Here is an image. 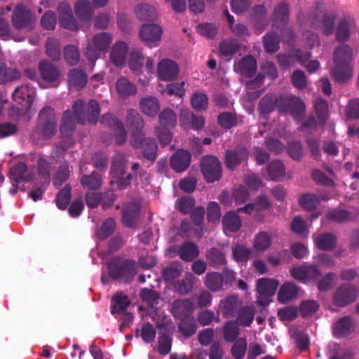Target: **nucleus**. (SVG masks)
Listing matches in <instances>:
<instances>
[{"label": "nucleus", "mask_w": 359, "mask_h": 359, "mask_svg": "<svg viewBox=\"0 0 359 359\" xmlns=\"http://www.w3.org/2000/svg\"><path fill=\"white\" fill-rule=\"evenodd\" d=\"M126 121L127 126L132 130V145L135 148L142 147L144 157L154 161L158 147L154 139L144 137L142 131L144 121L141 116L135 110L130 109L127 112Z\"/></svg>", "instance_id": "obj_1"}, {"label": "nucleus", "mask_w": 359, "mask_h": 359, "mask_svg": "<svg viewBox=\"0 0 359 359\" xmlns=\"http://www.w3.org/2000/svg\"><path fill=\"white\" fill-rule=\"evenodd\" d=\"M281 112H290L294 118L299 121L302 119L305 111V105L299 97L292 95H280L274 97L271 95H266L259 101V109L263 114H269L273 110L274 105Z\"/></svg>", "instance_id": "obj_2"}, {"label": "nucleus", "mask_w": 359, "mask_h": 359, "mask_svg": "<svg viewBox=\"0 0 359 359\" xmlns=\"http://www.w3.org/2000/svg\"><path fill=\"white\" fill-rule=\"evenodd\" d=\"M57 121L55 110L48 106L42 108L37 116V123L31 134V138L36 144L41 140L51 139L57 133Z\"/></svg>", "instance_id": "obj_3"}, {"label": "nucleus", "mask_w": 359, "mask_h": 359, "mask_svg": "<svg viewBox=\"0 0 359 359\" xmlns=\"http://www.w3.org/2000/svg\"><path fill=\"white\" fill-rule=\"evenodd\" d=\"M353 57V51L349 46L344 44L335 48L334 52V67L331 74L337 82L345 83L352 76Z\"/></svg>", "instance_id": "obj_4"}, {"label": "nucleus", "mask_w": 359, "mask_h": 359, "mask_svg": "<svg viewBox=\"0 0 359 359\" xmlns=\"http://www.w3.org/2000/svg\"><path fill=\"white\" fill-rule=\"evenodd\" d=\"M86 111L82 100H77L72 106V111L64 112L60 121V130L62 136H69L74 130L77 123H84Z\"/></svg>", "instance_id": "obj_5"}, {"label": "nucleus", "mask_w": 359, "mask_h": 359, "mask_svg": "<svg viewBox=\"0 0 359 359\" xmlns=\"http://www.w3.org/2000/svg\"><path fill=\"white\" fill-rule=\"evenodd\" d=\"M112 41V36L108 32L95 34L88 43L85 54L91 62H94L102 52L106 51Z\"/></svg>", "instance_id": "obj_6"}, {"label": "nucleus", "mask_w": 359, "mask_h": 359, "mask_svg": "<svg viewBox=\"0 0 359 359\" xmlns=\"http://www.w3.org/2000/svg\"><path fill=\"white\" fill-rule=\"evenodd\" d=\"M202 173L208 182L218 181L222 177L221 163L214 156H206L201 162Z\"/></svg>", "instance_id": "obj_7"}, {"label": "nucleus", "mask_w": 359, "mask_h": 359, "mask_svg": "<svg viewBox=\"0 0 359 359\" xmlns=\"http://www.w3.org/2000/svg\"><path fill=\"white\" fill-rule=\"evenodd\" d=\"M358 297L356 287L351 284H343L335 291L333 297L334 305L344 307L354 302Z\"/></svg>", "instance_id": "obj_8"}, {"label": "nucleus", "mask_w": 359, "mask_h": 359, "mask_svg": "<svg viewBox=\"0 0 359 359\" xmlns=\"http://www.w3.org/2000/svg\"><path fill=\"white\" fill-rule=\"evenodd\" d=\"M162 34V28L156 24H144L139 31L140 39L149 47L159 45Z\"/></svg>", "instance_id": "obj_9"}, {"label": "nucleus", "mask_w": 359, "mask_h": 359, "mask_svg": "<svg viewBox=\"0 0 359 359\" xmlns=\"http://www.w3.org/2000/svg\"><path fill=\"white\" fill-rule=\"evenodd\" d=\"M278 282L276 280L262 278L258 280L257 290L259 293L257 303L260 305H266L271 301V297L275 294Z\"/></svg>", "instance_id": "obj_10"}, {"label": "nucleus", "mask_w": 359, "mask_h": 359, "mask_svg": "<svg viewBox=\"0 0 359 359\" xmlns=\"http://www.w3.org/2000/svg\"><path fill=\"white\" fill-rule=\"evenodd\" d=\"M12 22L17 29H30L35 22V18L26 7L18 5L13 13Z\"/></svg>", "instance_id": "obj_11"}, {"label": "nucleus", "mask_w": 359, "mask_h": 359, "mask_svg": "<svg viewBox=\"0 0 359 359\" xmlns=\"http://www.w3.org/2000/svg\"><path fill=\"white\" fill-rule=\"evenodd\" d=\"M179 72L178 65L170 59H163L157 65V74L162 81H173L177 79Z\"/></svg>", "instance_id": "obj_12"}, {"label": "nucleus", "mask_w": 359, "mask_h": 359, "mask_svg": "<svg viewBox=\"0 0 359 359\" xmlns=\"http://www.w3.org/2000/svg\"><path fill=\"white\" fill-rule=\"evenodd\" d=\"M318 6L320 4H318L316 11L311 19V23L314 27L321 29L325 34H330L333 31L335 16L333 14L325 13L320 10Z\"/></svg>", "instance_id": "obj_13"}, {"label": "nucleus", "mask_w": 359, "mask_h": 359, "mask_svg": "<svg viewBox=\"0 0 359 359\" xmlns=\"http://www.w3.org/2000/svg\"><path fill=\"white\" fill-rule=\"evenodd\" d=\"M59 22L62 27L72 31L79 29L78 24L73 15L72 8L67 1L61 2L57 6Z\"/></svg>", "instance_id": "obj_14"}, {"label": "nucleus", "mask_w": 359, "mask_h": 359, "mask_svg": "<svg viewBox=\"0 0 359 359\" xmlns=\"http://www.w3.org/2000/svg\"><path fill=\"white\" fill-rule=\"evenodd\" d=\"M100 123L108 126L114 130L115 139L118 144L125 143L127 137L126 131L123 123L112 114H107L102 116Z\"/></svg>", "instance_id": "obj_15"}, {"label": "nucleus", "mask_w": 359, "mask_h": 359, "mask_svg": "<svg viewBox=\"0 0 359 359\" xmlns=\"http://www.w3.org/2000/svg\"><path fill=\"white\" fill-rule=\"evenodd\" d=\"M248 152L243 146H238L234 150H228L225 154L226 167L233 170L241 162L248 159Z\"/></svg>", "instance_id": "obj_16"}, {"label": "nucleus", "mask_w": 359, "mask_h": 359, "mask_svg": "<svg viewBox=\"0 0 359 359\" xmlns=\"http://www.w3.org/2000/svg\"><path fill=\"white\" fill-rule=\"evenodd\" d=\"M234 71L243 76L252 77L257 71L256 60L251 55L243 57L234 64Z\"/></svg>", "instance_id": "obj_17"}, {"label": "nucleus", "mask_w": 359, "mask_h": 359, "mask_svg": "<svg viewBox=\"0 0 359 359\" xmlns=\"http://www.w3.org/2000/svg\"><path fill=\"white\" fill-rule=\"evenodd\" d=\"M180 121L185 129L190 126L195 130H200L204 126V118L203 116H196L187 109H181Z\"/></svg>", "instance_id": "obj_18"}, {"label": "nucleus", "mask_w": 359, "mask_h": 359, "mask_svg": "<svg viewBox=\"0 0 359 359\" xmlns=\"http://www.w3.org/2000/svg\"><path fill=\"white\" fill-rule=\"evenodd\" d=\"M191 161L190 154L184 150H178L172 156L170 165L177 172L185 170L189 165Z\"/></svg>", "instance_id": "obj_19"}, {"label": "nucleus", "mask_w": 359, "mask_h": 359, "mask_svg": "<svg viewBox=\"0 0 359 359\" xmlns=\"http://www.w3.org/2000/svg\"><path fill=\"white\" fill-rule=\"evenodd\" d=\"M128 46L123 41H117L112 47L110 53L111 62L117 67L125 65Z\"/></svg>", "instance_id": "obj_20"}, {"label": "nucleus", "mask_w": 359, "mask_h": 359, "mask_svg": "<svg viewBox=\"0 0 359 359\" xmlns=\"http://www.w3.org/2000/svg\"><path fill=\"white\" fill-rule=\"evenodd\" d=\"M193 311V303L189 299H179L173 302L172 304V313L177 318H185L191 316Z\"/></svg>", "instance_id": "obj_21"}, {"label": "nucleus", "mask_w": 359, "mask_h": 359, "mask_svg": "<svg viewBox=\"0 0 359 359\" xmlns=\"http://www.w3.org/2000/svg\"><path fill=\"white\" fill-rule=\"evenodd\" d=\"M316 246L320 250L330 251L334 250L337 244V239L334 234L325 233L313 237Z\"/></svg>", "instance_id": "obj_22"}, {"label": "nucleus", "mask_w": 359, "mask_h": 359, "mask_svg": "<svg viewBox=\"0 0 359 359\" xmlns=\"http://www.w3.org/2000/svg\"><path fill=\"white\" fill-rule=\"evenodd\" d=\"M271 207V203L268 198L265 196H259L252 203H248L245 206L238 208V212H245L252 214L254 211L262 212L268 210Z\"/></svg>", "instance_id": "obj_23"}, {"label": "nucleus", "mask_w": 359, "mask_h": 359, "mask_svg": "<svg viewBox=\"0 0 359 359\" xmlns=\"http://www.w3.org/2000/svg\"><path fill=\"white\" fill-rule=\"evenodd\" d=\"M11 180L16 183L28 182L33 179L32 173L27 171V167L24 163H18L10 170Z\"/></svg>", "instance_id": "obj_24"}, {"label": "nucleus", "mask_w": 359, "mask_h": 359, "mask_svg": "<svg viewBox=\"0 0 359 359\" xmlns=\"http://www.w3.org/2000/svg\"><path fill=\"white\" fill-rule=\"evenodd\" d=\"M41 75L46 81H56L60 76L58 69L46 60H42L39 65Z\"/></svg>", "instance_id": "obj_25"}, {"label": "nucleus", "mask_w": 359, "mask_h": 359, "mask_svg": "<svg viewBox=\"0 0 359 359\" xmlns=\"http://www.w3.org/2000/svg\"><path fill=\"white\" fill-rule=\"evenodd\" d=\"M275 235L273 232L261 231L257 233L254 239L253 247L257 252H264L270 248L271 239Z\"/></svg>", "instance_id": "obj_26"}, {"label": "nucleus", "mask_w": 359, "mask_h": 359, "mask_svg": "<svg viewBox=\"0 0 359 359\" xmlns=\"http://www.w3.org/2000/svg\"><path fill=\"white\" fill-rule=\"evenodd\" d=\"M325 170L329 175H326L318 169H315L312 171V178L318 184L333 187L334 185V175L330 168L326 166Z\"/></svg>", "instance_id": "obj_27"}, {"label": "nucleus", "mask_w": 359, "mask_h": 359, "mask_svg": "<svg viewBox=\"0 0 359 359\" xmlns=\"http://www.w3.org/2000/svg\"><path fill=\"white\" fill-rule=\"evenodd\" d=\"M116 89L118 95L123 97L134 95L137 93L135 85L123 76L116 81Z\"/></svg>", "instance_id": "obj_28"}, {"label": "nucleus", "mask_w": 359, "mask_h": 359, "mask_svg": "<svg viewBox=\"0 0 359 359\" xmlns=\"http://www.w3.org/2000/svg\"><path fill=\"white\" fill-rule=\"evenodd\" d=\"M75 13L83 21H88L93 16V6L88 0H79L74 6Z\"/></svg>", "instance_id": "obj_29"}, {"label": "nucleus", "mask_w": 359, "mask_h": 359, "mask_svg": "<svg viewBox=\"0 0 359 359\" xmlns=\"http://www.w3.org/2000/svg\"><path fill=\"white\" fill-rule=\"evenodd\" d=\"M68 78L69 86L77 90L83 88L87 83L86 74L82 70L77 69L70 70Z\"/></svg>", "instance_id": "obj_30"}, {"label": "nucleus", "mask_w": 359, "mask_h": 359, "mask_svg": "<svg viewBox=\"0 0 359 359\" xmlns=\"http://www.w3.org/2000/svg\"><path fill=\"white\" fill-rule=\"evenodd\" d=\"M140 107L144 114L150 116H156L160 108L158 100L151 96L142 98L140 102Z\"/></svg>", "instance_id": "obj_31"}, {"label": "nucleus", "mask_w": 359, "mask_h": 359, "mask_svg": "<svg viewBox=\"0 0 359 359\" xmlns=\"http://www.w3.org/2000/svg\"><path fill=\"white\" fill-rule=\"evenodd\" d=\"M298 292V287L292 283H284L279 289L278 299L279 302L285 303L294 298Z\"/></svg>", "instance_id": "obj_32"}, {"label": "nucleus", "mask_w": 359, "mask_h": 359, "mask_svg": "<svg viewBox=\"0 0 359 359\" xmlns=\"http://www.w3.org/2000/svg\"><path fill=\"white\" fill-rule=\"evenodd\" d=\"M111 313H116L124 312L130 304L128 295L121 292H117L112 298Z\"/></svg>", "instance_id": "obj_33"}, {"label": "nucleus", "mask_w": 359, "mask_h": 359, "mask_svg": "<svg viewBox=\"0 0 359 359\" xmlns=\"http://www.w3.org/2000/svg\"><path fill=\"white\" fill-rule=\"evenodd\" d=\"M136 16L140 20H152L156 18L155 8L147 4H140L135 8Z\"/></svg>", "instance_id": "obj_34"}, {"label": "nucleus", "mask_w": 359, "mask_h": 359, "mask_svg": "<svg viewBox=\"0 0 359 359\" xmlns=\"http://www.w3.org/2000/svg\"><path fill=\"white\" fill-rule=\"evenodd\" d=\"M222 224L226 230L236 232L241 228V221L236 212L229 211L223 217Z\"/></svg>", "instance_id": "obj_35"}, {"label": "nucleus", "mask_w": 359, "mask_h": 359, "mask_svg": "<svg viewBox=\"0 0 359 359\" xmlns=\"http://www.w3.org/2000/svg\"><path fill=\"white\" fill-rule=\"evenodd\" d=\"M178 253L182 259L191 262L198 255V250L194 243L187 242L179 247Z\"/></svg>", "instance_id": "obj_36"}, {"label": "nucleus", "mask_w": 359, "mask_h": 359, "mask_svg": "<svg viewBox=\"0 0 359 359\" xmlns=\"http://www.w3.org/2000/svg\"><path fill=\"white\" fill-rule=\"evenodd\" d=\"M355 212H351L344 210H332L327 212L326 218L334 222H345L351 221L356 217Z\"/></svg>", "instance_id": "obj_37"}, {"label": "nucleus", "mask_w": 359, "mask_h": 359, "mask_svg": "<svg viewBox=\"0 0 359 359\" xmlns=\"http://www.w3.org/2000/svg\"><path fill=\"white\" fill-rule=\"evenodd\" d=\"M138 210V206L133 203L128 204L124 208L123 210L122 221L126 226L132 227L135 224Z\"/></svg>", "instance_id": "obj_38"}, {"label": "nucleus", "mask_w": 359, "mask_h": 359, "mask_svg": "<svg viewBox=\"0 0 359 359\" xmlns=\"http://www.w3.org/2000/svg\"><path fill=\"white\" fill-rule=\"evenodd\" d=\"M255 309L252 306H245L238 311L236 323L243 327H249L255 317Z\"/></svg>", "instance_id": "obj_39"}, {"label": "nucleus", "mask_w": 359, "mask_h": 359, "mask_svg": "<svg viewBox=\"0 0 359 359\" xmlns=\"http://www.w3.org/2000/svg\"><path fill=\"white\" fill-rule=\"evenodd\" d=\"M353 329V322L350 316H345L334 325V331L337 337H343L350 333Z\"/></svg>", "instance_id": "obj_40"}, {"label": "nucleus", "mask_w": 359, "mask_h": 359, "mask_svg": "<svg viewBox=\"0 0 359 359\" xmlns=\"http://www.w3.org/2000/svg\"><path fill=\"white\" fill-rule=\"evenodd\" d=\"M34 94L33 89L27 86H22L15 88L13 93V97L19 103L25 102L27 105L32 102V97Z\"/></svg>", "instance_id": "obj_41"}, {"label": "nucleus", "mask_w": 359, "mask_h": 359, "mask_svg": "<svg viewBox=\"0 0 359 359\" xmlns=\"http://www.w3.org/2000/svg\"><path fill=\"white\" fill-rule=\"evenodd\" d=\"M46 53L53 60H58L61 56V45L55 38H48L46 42Z\"/></svg>", "instance_id": "obj_42"}, {"label": "nucleus", "mask_w": 359, "mask_h": 359, "mask_svg": "<svg viewBox=\"0 0 359 359\" xmlns=\"http://www.w3.org/2000/svg\"><path fill=\"white\" fill-rule=\"evenodd\" d=\"M180 332L185 337H189L196 332V324L193 316L182 318L178 324Z\"/></svg>", "instance_id": "obj_43"}, {"label": "nucleus", "mask_w": 359, "mask_h": 359, "mask_svg": "<svg viewBox=\"0 0 359 359\" xmlns=\"http://www.w3.org/2000/svg\"><path fill=\"white\" fill-rule=\"evenodd\" d=\"M241 303L236 297H229L221 302V309L226 317L233 316Z\"/></svg>", "instance_id": "obj_44"}, {"label": "nucleus", "mask_w": 359, "mask_h": 359, "mask_svg": "<svg viewBox=\"0 0 359 359\" xmlns=\"http://www.w3.org/2000/svg\"><path fill=\"white\" fill-rule=\"evenodd\" d=\"M205 285L212 291L220 290L223 285V276L216 272L208 273L205 276Z\"/></svg>", "instance_id": "obj_45"}, {"label": "nucleus", "mask_w": 359, "mask_h": 359, "mask_svg": "<svg viewBox=\"0 0 359 359\" xmlns=\"http://www.w3.org/2000/svg\"><path fill=\"white\" fill-rule=\"evenodd\" d=\"M354 27V22L351 19L342 20L337 29V39L339 41H346L349 37L350 30Z\"/></svg>", "instance_id": "obj_46"}, {"label": "nucleus", "mask_w": 359, "mask_h": 359, "mask_svg": "<svg viewBox=\"0 0 359 359\" xmlns=\"http://www.w3.org/2000/svg\"><path fill=\"white\" fill-rule=\"evenodd\" d=\"M238 323L235 321L230 320L225 323L223 328L224 339L228 342L234 341L240 334V329Z\"/></svg>", "instance_id": "obj_47"}, {"label": "nucleus", "mask_w": 359, "mask_h": 359, "mask_svg": "<svg viewBox=\"0 0 359 359\" xmlns=\"http://www.w3.org/2000/svg\"><path fill=\"white\" fill-rule=\"evenodd\" d=\"M269 177L273 180H278L284 177L285 170L283 163L280 161H273L266 168Z\"/></svg>", "instance_id": "obj_48"}, {"label": "nucleus", "mask_w": 359, "mask_h": 359, "mask_svg": "<svg viewBox=\"0 0 359 359\" xmlns=\"http://www.w3.org/2000/svg\"><path fill=\"white\" fill-rule=\"evenodd\" d=\"M81 184L85 188L97 189L102 185V178L97 172H93L89 175H83Z\"/></svg>", "instance_id": "obj_49"}, {"label": "nucleus", "mask_w": 359, "mask_h": 359, "mask_svg": "<svg viewBox=\"0 0 359 359\" xmlns=\"http://www.w3.org/2000/svg\"><path fill=\"white\" fill-rule=\"evenodd\" d=\"M247 339L244 337L238 339L231 348V353L235 359H243L247 351Z\"/></svg>", "instance_id": "obj_50"}, {"label": "nucleus", "mask_w": 359, "mask_h": 359, "mask_svg": "<svg viewBox=\"0 0 359 359\" xmlns=\"http://www.w3.org/2000/svg\"><path fill=\"white\" fill-rule=\"evenodd\" d=\"M177 122V116L170 109H165L159 114V123L165 128H172Z\"/></svg>", "instance_id": "obj_51"}, {"label": "nucleus", "mask_w": 359, "mask_h": 359, "mask_svg": "<svg viewBox=\"0 0 359 359\" xmlns=\"http://www.w3.org/2000/svg\"><path fill=\"white\" fill-rule=\"evenodd\" d=\"M252 253L250 248L245 245L238 244L232 248V256L236 262H246Z\"/></svg>", "instance_id": "obj_52"}, {"label": "nucleus", "mask_w": 359, "mask_h": 359, "mask_svg": "<svg viewBox=\"0 0 359 359\" xmlns=\"http://www.w3.org/2000/svg\"><path fill=\"white\" fill-rule=\"evenodd\" d=\"M192 107L198 111L205 110L208 107V99L207 95L202 92H196L191 98Z\"/></svg>", "instance_id": "obj_53"}, {"label": "nucleus", "mask_w": 359, "mask_h": 359, "mask_svg": "<svg viewBox=\"0 0 359 359\" xmlns=\"http://www.w3.org/2000/svg\"><path fill=\"white\" fill-rule=\"evenodd\" d=\"M299 203L304 209L311 210L319 205L320 198L314 194H306L300 196Z\"/></svg>", "instance_id": "obj_54"}, {"label": "nucleus", "mask_w": 359, "mask_h": 359, "mask_svg": "<svg viewBox=\"0 0 359 359\" xmlns=\"http://www.w3.org/2000/svg\"><path fill=\"white\" fill-rule=\"evenodd\" d=\"M126 161L122 155H117L113 160L111 167V174L117 177L125 172L126 168Z\"/></svg>", "instance_id": "obj_55"}, {"label": "nucleus", "mask_w": 359, "mask_h": 359, "mask_svg": "<svg viewBox=\"0 0 359 359\" xmlns=\"http://www.w3.org/2000/svg\"><path fill=\"white\" fill-rule=\"evenodd\" d=\"M264 47L268 53H275L279 48V39L276 34H266L264 38Z\"/></svg>", "instance_id": "obj_56"}, {"label": "nucleus", "mask_w": 359, "mask_h": 359, "mask_svg": "<svg viewBox=\"0 0 359 359\" xmlns=\"http://www.w3.org/2000/svg\"><path fill=\"white\" fill-rule=\"evenodd\" d=\"M314 107L318 120L324 123L327 118L328 107L327 102L320 97H318L315 100Z\"/></svg>", "instance_id": "obj_57"}, {"label": "nucleus", "mask_w": 359, "mask_h": 359, "mask_svg": "<svg viewBox=\"0 0 359 359\" xmlns=\"http://www.w3.org/2000/svg\"><path fill=\"white\" fill-rule=\"evenodd\" d=\"M172 346V338L168 334H163L158 339V351L161 355H165L170 353Z\"/></svg>", "instance_id": "obj_58"}, {"label": "nucleus", "mask_w": 359, "mask_h": 359, "mask_svg": "<svg viewBox=\"0 0 359 359\" xmlns=\"http://www.w3.org/2000/svg\"><path fill=\"white\" fill-rule=\"evenodd\" d=\"M71 188L69 186L67 185L63 189H62L55 199L57 207L64 210L66 208L67 205L69 203L71 199Z\"/></svg>", "instance_id": "obj_59"}, {"label": "nucleus", "mask_w": 359, "mask_h": 359, "mask_svg": "<svg viewBox=\"0 0 359 359\" xmlns=\"http://www.w3.org/2000/svg\"><path fill=\"white\" fill-rule=\"evenodd\" d=\"M140 297L151 307H154L157 305L160 298L159 294L156 292L147 288H143L141 290Z\"/></svg>", "instance_id": "obj_60"}, {"label": "nucleus", "mask_w": 359, "mask_h": 359, "mask_svg": "<svg viewBox=\"0 0 359 359\" xmlns=\"http://www.w3.org/2000/svg\"><path fill=\"white\" fill-rule=\"evenodd\" d=\"M65 59L69 65H75L78 63L80 54L75 46L69 45L65 48Z\"/></svg>", "instance_id": "obj_61"}, {"label": "nucleus", "mask_w": 359, "mask_h": 359, "mask_svg": "<svg viewBox=\"0 0 359 359\" xmlns=\"http://www.w3.org/2000/svg\"><path fill=\"white\" fill-rule=\"evenodd\" d=\"M19 76V72L15 69H7L5 65L0 62V83L15 79Z\"/></svg>", "instance_id": "obj_62"}, {"label": "nucleus", "mask_w": 359, "mask_h": 359, "mask_svg": "<svg viewBox=\"0 0 359 359\" xmlns=\"http://www.w3.org/2000/svg\"><path fill=\"white\" fill-rule=\"evenodd\" d=\"M239 48L238 44L233 41H224L219 45V52L223 56H231L235 54Z\"/></svg>", "instance_id": "obj_63"}, {"label": "nucleus", "mask_w": 359, "mask_h": 359, "mask_svg": "<svg viewBox=\"0 0 359 359\" xmlns=\"http://www.w3.org/2000/svg\"><path fill=\"white\" fill-rule=\"evenodd\" d=\"M197 32L207 38H213L217 34V27L211 23H202L197 26Z\"/></svg>", "instance_id": "obj_64"}]
</instances>
